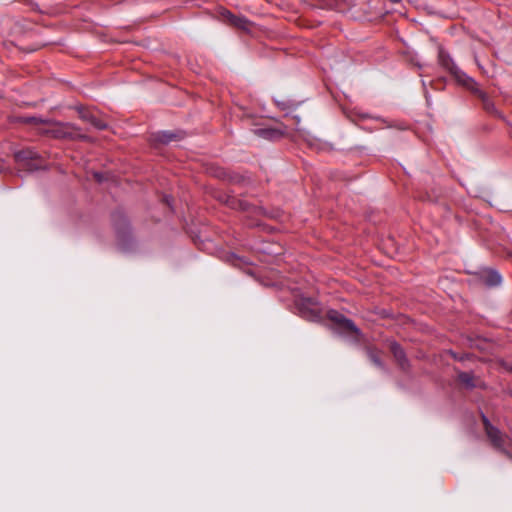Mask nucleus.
Wrapping results in <instances>:
<instances>
[{
  "label": "nucleus",
  "instance_id": "1",
  "mask_svg": "<svg viewBox=\"0 0 512 512\" xmlns=\"http://www.w3.org/2000/svg\"><path fill=\"white\" fill-rule=\"evenodd\" d=\"M19 121L24 124L35 126L40 134L49 135L54 138L66 137L68 134L66 129L72 127L70 124H63L38 117H20Z\"/></svg>",
  "mask_w": 512,
  "mask_h": 512
},
{
  "label": "nucleus",
  "instance_id": "2",
  "mask_svg": "<svg viewBox=\"0 0 512 512\" xmlns=\"http://www.w3.org/2000/svg\"><path fill=\"white\" fill-rule=\"evenodd\" d=\"M483 424L486 435L492 445L505 453L512 449V438L502 434L496 427H494L486 417L483 416Z\"/></svg>",
  "mask_w": 512,
  "mask_h": 512
},
{
  "label": "nucleus",
  "instance_id": "3",
  "mask_svg": "<svg viewBox=\"0 0 512 512\" xmlns=\"http://www.w3.org/2000/svg\"><path fill=\"white\" fill-rule=\"evenodd\" d=\"M438 59L440 65L446 69L460 85L466 87L468 84H473V78L460 70L446 51L441 49Z\"/></svg>",
  "mask_w": 512,
  "mask_h": 512
},
{
  "label": "nucleus",
  "instance_id": "4",
  "mask_svg": "<svg viewBox=\"0 0 512 512\" xmlns=\"http://www.w3.org/2000/svg\"><path fill=\"white\" fill-rule=\"evenodd\" d=\"M327 316L334 325V328L339 332L353 337H357L359 335V330L355 324L341 313L331 310L328 312Z\"/></svg>",
  "mask_w": 512,
  "mask_h": 512
},
{
  "label": "nucleus",
  "instance_id": "5",
  "mask_svg": "<svg viewBox=\"0 0 512 512\" xmlns=\"http://www.w3.org/2000/svg\"><path fill=\"white\" fill-rule=\"evenodd\" d=\"M15 160L20 169L34 171L42 167L37 152L32 149H24L16 152Z\"/></svg>",
  "mask_w": 512,
  "mask_h": 512
},
{
  "label": "nucleus",
  "instance_id": "6",
  "mask_svg": "<svg viewBox=\"0 0 512 512\" xmlns=\"http://www.w3.org/2000/svg\"><path fill=\"white\" fill-rule=\"evenodd\" d=\"M465 88L471 91L475 96H477L481 102L483 109L497 117H501L500 112L496 109L494 102L488 97V95L483 92L479 87L477 82L473 79V84H468Z\"/></svg>",
  "mask_w": 512,
  "mask_h": 512
},
{
  "label": "nucleus",
  "instance_id": "7",
  "mask_svg": "<svg viewBox=\"0 0 512 512\" xmlns=\"http://www.w3.org/2000/svg\"><path fill=\"white\" fill-rule=\"evenodd\" d=\"M78 114L83 121L98 130H105L108 127L107 123L100 117L99 112L96 110L81 107L78 109Z\"/></svg>",
  "mask_w": 512,
  "mask_h": 512
},
{
  "label": "nucleus",
  "instance_id": "8",
  "mask_svg": "<svg viewBox=\"0 0 512 512\" xmlns=\"http://www.w3.org/2000/svg\"><path fill=\"white\" fill-rule=\"evenodd\" d=\"M298 308L301 316L307 320L316 321L320 318L319 308L312 299H303Z\"/></svg>",
  "mask_w": 512,
  "mask_h": 512
},
{
  "label": "nucleus",
  "instance_id": "9",
  "mask_svg": "<svg viewBox=\"0 0 512 512\" xmlns=\"http://www.w3.org/2000/svg\"><path fill=\"white\" fill-rule=\"evenodd\" d=\"M221 17L225 23L240 30L247 31L251 25V22L245 17L234 15L228 10H223Z\"/></svg>",
  "mask_w": 512,
  "mask_h": 512
},
{
  "label": "nucleus",
  "instance_id": "10",
  "mask_svg": "<svg viewBox=\"0 0 512 512\" xmlns=\"http://www.w3.org/2000/svg\"><path fill=\"white\" fill-rule=\"evenodd\" d=\"M389 350L392 353L400 369L404 371L407 370L409 367V362L408 359L406 358V354L402 347L396 342H391L389 344Z\"/></svg>",
  "mask_w": 512,
  "mask_h": 512
},
{
  "label": "nucleus",
  "instance_id": "11",
  "mask_svg": "<svg viewBox=\"0 0 512 512\" xmlns=\"http://www.w3.org/2000/svg\"><path fill=\"white\" fill-rule=\"evenodd\" d=\"M183 138L184 132L182 131H162L154 136V141L161 144H169L180 141Z\"/></svg>",
  "mask_w": 512,
  "mask_h": 512
},
{
  "label": "nucleus",
  "instance_id": "12",
  "mask_svg": "<svg viewBox=\"0 0 512 512\" xmlns=\"http://www.w3.org/2000/svg\"><path fill=\"white\" fill-rule=\"evenodd\" d=\"M113 224L117 233L121 236H125L129 232V223L126 216L121 212H116L112 216Z\"/></svg>",
  "mask_w": 512,
  "mask_h": 512
},
{
  "label": "nucleus",
  "instance_id": "13",
  "mask_svg": "<svg viewBox=\"0 0 512 512\" xmlns=\"http://www.w3.org/2000/svg\"><path fill=\"white\" fill-rule=\"evenodd\" d=\"M481 280L488 286L494 287L501 283L500 274L492 269H486L481 272Z\"/></svg>",
  "mask_w": 512,
  "mask_h": 512
},
{
  "label": "nucleus",
  "instance_id": "14",
  "mask_svg": "<svg viewBox=\"0 0 512 512\" xmlns=\"http://www.w3.org/2000/svg\"><path fill=\"white\" fill-rule=\"evenodd\" d=\"M367 357L370 362L377 368L385 370L384 362L381 358L382 352L375 347H367Z\"/></svg>",
  "mask_w": 512,
  "mask_h": 512
},
{
  "label": "nucleus",
  "instance_id": "15",
  "mask_svg": "<svg viewBox=\"0 0 512 512\" xmlns=\"http://www.w3.org/2000/svg\"><path fill=\"white\" fill-rule=\"evenodd\" d=\"M458 381L466 386L467 388H472L475 386L474 384V377L472 374L467 372H461L458 375Z\"/></svg>",
  "mask_w": 512,
  "mask_h": 512
},
{
  "label": "nucleus",
  "instance_id": "16",
  "mask_svg": "<svg viewBox=\"0 0 512 512\" xmlns=\"http://www.w3.org/2000/svg\"><path fill=\"white\" fill-rule=\"evenodd\" d=\"M94 177L97 179V181H99V182L102 181V176L99 173H95Z\"/></svg>",
  "mask_w": 512,
  "mask_h": 512
},
{
  "label": "nucleus",
  "instance_id": "17",
  "mask_svg": "<svg viewBox=\"0 0 512 512\" xmlns=\"http://www.w3.org/2000/svg\"><path fill=\"white\" fill-rule=\"evenodd\" d=\"M163 201L167 204V205H170V198L168 196H165L163 198Z\"/></svg>",
  "mask_w": 512,
  "mask_h": 512
},
{
  "label": "nucleus",
  "instance_id": "18",
  "mask_svg": "<svg viewBox=\"0 0 512 512\" xmlns=\"http://www.w3.org/2000/svg\"><path fill=\"white\" fill-rule=\"evenodd\" d=\"M263 134H271L270 131H266V130H260Z\"/></svg>",
  "mask_w": 512,
  "mask_h": 512
},
{
  "label": "nucleus",
  "instance_id": "19",
  "mask_svg": "<svg viewBox=\"0 0 512 512\" xmlns=\"http://www.w3.org/2000/svg\"><path fill=\"white\" fill-rule=\"evenodd\" d=\"M392 3H399L401 0H389Z\"/></svg>",
  "mask_w": 512,
  "mask_h": 512
}]
</instances>
